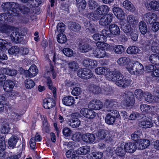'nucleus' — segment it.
Here are the masks:
<instances>
[{
  "label": "nucleus",
  "instance_id": "f257e3e1",
  "mask_svg": "<svg viewBox=\"0 0 159 159\" xmlns=\"http://www.w3.org/2000/svg\"><path fill=\"white\" fill-rule=\"evenodd\" d=\"M50 73L52 74L53 79H55L56 77V74L54 71L53 67L52 65H50L49 69L47 70V73H45L44 75V77L47 78L46 81L48 86L49 89L52 92L53 96L54 98H55L56 96V89L55 88L53 87L52 81L50 78L49 77Z\"/></svg>",
  "mask_w": 159,
  "mask_h": 159
},
{
  "label": "nucleus",
  "instance_id": "f03ea898",
  "mask_svg": "<svg viewBox=\"0 0 159 159\" xmlns=\"http://www.w3.org/2000/svg\"><path fill=\"white\" fill-rule=\"evenodd\" d=\"M19 7V4L17 2H7L3 3L1 7L4 11H9L8 13H11L13 16H16L19 14V11L16 9V8Z\"/></svg>",
  "mask_w": 159,
  "mask_h": 159
},
{
  "label": "nucleus",
  "instance_id": "7ed1b4c3",
  "mask_svg": "<svg viewBox=\"0 0 159 159\" xmlns=\"http://www.w3.org/2000/svg\"><path fill=\"white\" fill-rule=\"evenodd\" d=\"M108 75L106 77L107 79L108 80L112 81H115L116 82H119L123 78V75L118 70H115L113 71H110Z\"/></svg>",
  "mask_w": 159,
  "mask_h": 159
},
{
  "label": "nucleus",
  "instance_id": "20e7f679",
  "mask_svg": "<svg viewBox=\"0 0 159 159\" xmlns=\"http://www.w3.org/2000/svg\"><path fill=\"white\" fill-rule=\"evenodd\" d=\"M104 106L107 107V111L109 112H114L117 111L116 109L118 108V104L115 99H107L104 103Z\"/></svg>",
  "mask_w": 159,
  "mask_h": 159
},
{
  "label": "nucleus",
  "instance_id": "39448f33",
  "mask_svg": "<svg viewBox=\"0 0 159 159\" xmlns=\"http://www.w3.org/2000/svg\"><path fill=\"white\" fill-rule=\"evenodd\" d=\"M77 75L79 77L85 79H89L93 75L92 72L86 68H81L78 71Z\"/></svg>",
  "mask_w": 159,
  "mask_h": 159
},
{
  "label": "nucleus",
  "instance_id": "423d86ee",
  "mask_svg": "<svg viewBox=\"0 0 159 159\" xmlns=\"http://www.w3.org/2000/svg\"><path fill=\"white\" fill-rule=\"evenodd\" d=\"M120 115L117 111H115L114 112H110L108 114L105 118V121L108 124H113L115 121L116 118H119Z\"/></svg>",
  "mask_w": 159,
  "mask_h": 159
},
{
  "label": "nucleus",
  "instance_id": "0eeeda50",
  "mask_svg": "<svg viewBox=\"0 0 159 159\" xmlns=\"http://www.w3.org/2000/svg\"><path fill=\"white\" fill-rule=\"evenodd\" d=\"M113 14L109 13L102 16L100 19L99 24L103 26L108 25L112 21Z\"/></svg>",
  "mask_w": 159,
  "mask_h": 159
},
{
  "label": "nucleus",
  "instance_id": "6e6552de",
  "mask_svg": "<svg viewBox=\"0 0 159 159\" xmlns=\"http://www.w3.org/2000/svg\"><path fill=\"white\" fill-rule=\"evenodd\" d=\"M12 16L9 13H3L0 14V23L1 24L4 23L3 25H0L1 26L4 25H7V23H12V20L11 18Z\"/></svg>",
  "mask_w": 159,
  "mask_h": 159
},
{
  "label": "nucleus",
  "instance_id": "1a4fd4ad",
  "mask_svg": "<svg viewBox=\"0 0 159 159\" xmlns=\"http://www.w3.org/2000/svg\"><path fill=\"white\" fill-rule=\"evenodd\" d=\"M80 50L82 52H87L89 51L92 52L94 46L91 47L84 41H81L78 43Z\"/></svg>",
  "mask_w": 159,
  "mask_h": 159
},
{
  "label": "nucleus",
  "instance_id": "9d476101",
  "mask_svg": "<svg viewBox=\"0 0 159 159\" xmlns=\"http://www.w3.org/2000/svg\"><path fill=\"white\" fill-rule=\"evenodd\" d=\"M103 106L102 102L99 100L94 99L91 101L89 104L88 107L90 108L95 110L101 109Z\"/></svg>",
  "mask_w": 159,
  "mask_h": 159
},
{
  "label": "nucleus",
  "instance_id": "9b49d317",
  "mask_svg": "<svg viewBox=\"0 0 159 159\" xmlns=\"http://www.w3.org/2000/svg\"><path fill=\"white\" fill-rule=\"evenodd\" d=\"M6 25L13 28L12 30L9 31L8 33H6L7 35H8L10 34V33H11L10 34V36L11 40L12 41L15 42L16 43H18L19 42H20V39L21 38L20 34L18 33V32H17L16 31H14V30L15 29V28L14 27L9 25Z\"/></svg>",
  "mask_w": 159,
  "mask_h": 159
},
{
  "label": "nucleus",
  "instance_id": "f8f14e48",
  "mask_svg": "<svg viewBox=\"0 0 159 159\" xmlns=\"http://www.w3.org/2000/svg\"><path fill=\"white\" fill-rule=\"evenodd\" d=\"M136 143L137 148L139 150L144 149L150 144V142L149 140L145 139H140Z\"/></svg>",
  "mask_w": 159,
  "mask_h": 159
},
{
  "label": "nucleus",
  "instance_id": "ddd939ff",
  "mask_svg": "<svg viewBox=\"0 0 159 159\" xmlns=\"http://www.w3.org/2000/svg\"><path fill=\"white\" fill-rule=\"evenodd\" d=\"M97 137L99 140H103L104 139L106 141L111 142L112 138L110 136H107V132L104 130H99L96 134Z\"/></svg>",
  "mask_w": 159,
  "mask_h": 159
},
{
  "label": "nucleus",
  "instance_id": "4468645a",
  "mask_svg": "<svg viewBox=\"0 0 159 159\" xmlns=\"http://www.w3.org/2000/svg\"><path fill=\"white\" fill-rule=\"evenodd\" d=\"M38 69L35 65H32L28 70L25 72L26 76L28 77H32L35 76L38 73Z\"/></svg>",
  "mask_w": 159,
  "mask_h": 159
},
{
  "label": "nucleus",
  "instance_id": "2eb2a0df",
  "mask_svg": "<svg viewBox=\"0 0 159 159\" xmlns=\"http://www.w3.org/2000/svg\"><path fill=\"white\" fill-rule=\"evenodd\" d=\"M80 114L77 113H72V118L75 117L71 120L70 125V126L73 128H75L78 127L80 124V122L77 117L79 116Z\"/></svg>",
  "mask_w": 159,
  "mask_h": 159
},
{
  "label": "nucleus",
  "instance_id": "dca6fc26",
  "mask_svg": "<svg viewBox=\"0 0 159 159\" xmlns=\"http://www.w3.org/2000/svg\"><path fill=\"white\" fill-rule=\"evenodd\" d=\"M124 101L128 106H132L134 102V97L132 93L129 92L125 94L124 96Z\"/></svg>",
  "mask_w": 159,
  "mask_h": 159
},
{
  "label": "nucleus",
  "instance_id": "f3484780",
  "mask_svg": "<svg viewBox=\"0 0 159 159\" xmlns=\"http://www.w3.org/2000/svg\"><path fill=\"white\" fill-rule=\"evenodd\" d=\"M125 152L132 153L134 152L137 148L136 145L131 142L126 143L124 144L122 143Z\"/></svg>",
  "mask_w": 159,
  "mask_h": 159
},
{
  "label": "nucleus",
  "instance_id": "a211bd4d",
  "mask_svg": "<svg viewBox=\"0 0 159 159\" xmlns=\"http://www.w3.org/2000/svg\"><path fill=\"white\" fill-rule=\"evenodd\" d=\"M94 56L98 58H102L105 57L106 55V52L102 49H97L94 46L92 52Z\"/></svg>",
  "mask_w": 159,
  "mask_h": 159
},
{
  "label": "nucleus",
  "instance_id": "6ab92c4d",
  "mask_svg": "<svg viewBox=\"0 0 159 159\" xmlns=\"http://www.w3.org/2000/svg\"><path fill=\"white\" fill-rule=\"evenodd\" d=\"M110 49L111 51L118 54H122L125 51L124 47L122 45H112L110 47Z\"/></svg>",
  "mask_w": 159,
  "mask_h": 159
},
{
  "label": "nucleus",
  "instance_id": "aec40b11",
  "mask_svg": "<svg viewBox=\"0 0 159 159\" xmlns=\"http://www.w3.org/2000/svg\"><path fill=\"white\" fill-rule=\"evenodd\" d=\"M112 11L116 16L119 19H123L125 18V13L119 7H114Z\"/></svg>",
  "mask_w": 159,
  "mask_h": 159
},
{
  "label": "nucleus",
  "instance_id": "412c9836",
  "mask_svg": "<svg viewBox=\"0 0 159 159\" xmlns=\"http://www.w3.org/2000/svg\"><path fill=\"white\" fill-rule=\"evenodd\" d=\"M43 105L44 108L49 109L54 107L55 105V103L52 98H49L44 100Z\"/></svg>",
  "mask_w": 159,
  "mask_h": 159
},
{
  "label": "nucleus",
  "instance_id": "4be33fe9",
  "mask_svg": "<svg viewBox=\"0 0 159 159\" xmlns=\"http://www.w3.org/2000/svg\"><path fill=\"white\" fill-rule=\"evenodd\" d=\"M83 140L88 143H93L95 139V135L92 134H84L82 137Z\"/></svg>",
  "mask_w": 159,
  "mask_h": 159
},
{
  "label": "nucleus",
  "instance_id": "5701e85b",
  "mask_svg": "<svg viewBox=\"0 0 159 159\" xmlns=\"http://www.w3.org/2000/svg\"><path fill=\"white\" fill-rule=\"evenodd\" d=\"M131 84V80L126 78H124V77L119 81V82H116V84L118 86L125 87L130 85Z\"/></svg>",
  "mask_w": 159,
  "mask_h": 159
},
{
  "label": "nucleus",
  "instance_id": "b1692460",
  "mask_svg": "<svg viewBox=\"0 0 159 159\" xmlns=\"http://www.w3.org/2000/svg\"><path fill=\"white\" fill-rule=\"evenodd\" d=\"M145 20L150 24H152L156 20L157 16L155 14L152 12H148L144 15Z\"/></svg>",
  "mask_w": 159,
  "mask_h": 159
},
{
  "label": "nucleus",
  "instance_id": "393cba45",
  "mask_svg": "<svg viewBox=\"0 0 159 159\" xmlns=\"http://www.w3.org/2000/svg\"><path fill=\"white\" fill-rule=\"evenodd\" d=\"M110 10V7L107 5L99 6L97 9V13L100 15L107 14Z\"/></svg>",
  "mask_w": 159,
  "mask_h": 159
},
{
  "label": "nucleus",
  "instance_id": "a878e982",
  "mask_svg": "<svg viewBox=\"0 0 159 159\" xmlns=\"http://www.w3.org/2000/svg\"><path fill=\"white\" fill-rule=\"evenodd\" d=\"M109 29L112 35H118L120 33V30L119 27L115 24L110 25Z\"/></svg>",
  "mask_w": 159,
  "mask_h": 159
},
{
  "label": "nucleus",
  "instance_id": "bb28decb",
  "mask_svg": "<svg viewBox=\"0 0 159 159\" xmlns=\"http://www.w3.org/2000/svg\"><path fill=\"white\" fill-rule=\"evenodd\" d=\"M90 148L88 146H84L79 148L76 151V153L77 154L85 155L90 152Z\"/></svg>",
  "mask_w": 159,
  "mask_h": 159
},
{
  "label": "nucleus",
  "instance_id": "cd10ccee",
  "mask_svg": "<svg viewBox=\"0 0 159 159\" xmlns=\"http://www.w3.org/2000/svg\"><path fill=\"white\" fill-rule=\"evenodd\" d=\"M68 27L70 30L76 32L79 31L81 29V26L78 23L71 21L68 23Z\"/></svg>",
  "mask_w": 159,
  "mask_h": 159
},
{
  "label": "nucleus",
  "instance_id": "c85d7f7f",
  "mask_svg": "<svg viewBox=\"0 0 159 159\" xmlns=\"http://www.w3.org/2000/svg\"><path fill=\"white\" fill-rule=\"evenodd\" d=\"M75 100L74 98L71 96H68L63 98L62 102L63 103L67 106L72 105L75 103Z\"/></svg>",
  "mask_w": 159,
  "mask_h": 159
},
{
  "label": "nucleus",
  "instance_id": "c756f323",
  "mask_svg": "<svg viewBox=\"0 0 159 159\" xmlns=\"http://www.w3.org/2000/svg\"><path fill=\"white\" fill-rule=\"evenodd\" d=\"M1 72L8 75L13 76L16 75L17 71L15 69H11L8 68H2L0 70Z\"/></svg>",
  "mask_w": 159,
  "mask_h": 159
},
{
  "label": "nucleus",
  "instance_id": "7c9ffc66",
  "mask_svg": "<svg viewBox=\"0 0 159 159\" xmlns=\"http://www.w3.org/2000/svg\"><path fill=\"white\" fill-rule=\"evenodd\" d=\"M140 125L143 128L146 129L152 127L153 123L151 120L144 118L140 122Z\"/></svg>",
  "mask_w": 159,
  "mask_h": 159
},
{
  "label": "nucleus",
  "instance_id": "2f4dec72",
  "mask_svg": "<svg viewBox=\"0 0 159 159\" xmlns=\"http://www.w3.org/2000/svg\"><path fill=\"white\" fill-rule=\"evenodd\" d=\"M110 71V69L106 67H101L96 68L95 72L98 75H104L107 76Z\"/></svg>",
  "mask_w": 159,
  "mask_h": 159
},
{
  "label": "nucleus",
  "instance_id": "473e14b6",
  "mask_svg": "<svg viewBox=\"0 0 159 159\" xmlns=\"http://www.w3.org/2000/svg\"><path fill=\"white\" fill-rule=\"evenodd\" d=\"M84 26L86 30L91 33L96 32V25L95 24H92L89 21H86L84 23Z\"/></svg>",
  "mask_w": 159,
  "mask_h": 159
},
{
  "label": "nucleus",
  "instance_id": "72a5a7b5",
  "mask_svg": "<svg viewBox=\"0 0 159 159\" xmlns=\"http://www.w3.org/2000/svg\"><path fill=\"white\" fill-rule=\"evenodd\" d=\"M131 62L130 59L126 57H121L117 60L118 64L120 66L127 65Z\"/></svg>",
  "mask_w": 159,
  "mask_h": 159
},
{
  "label": "nucleus",
  "instance_id": "f704fd0d",
  "mask_svg": "<svg viewBox=\"0 0 159 159\" xmlns=\"http://www.w3.org/2000/svg\"><path fill=\"white\" fill-rule=\"evenodd\" d=\"M14 85L13 81L10 80H7L4 83L3 89L5 91L8 92L10 89L13 88Z\"/></svg>",
  "mask_w": 159,
  "mask_h": 159
},
{
  "label": "nucleus",
  "instance_id": "c9c22d12",
  "mask_svg": "<svg viewBox=\"0 0 159 159\" xmlns=\"http://www.w3.org/2000/svg\"><path fill=\"white\" fill-rule=\"evenodd\" d=\"M124 7L131 12L135 11V8L132 3L128 0L124 1L123 3Z\"/></svg>",
  "mask_w": 159,
  "mask_h": 159
},
{
  "label": "nucleus",
  "instance_id": "e433bc0d",
  "mask_svg": "<svg viewBox=\"0 0 159 159\" xmlns=\"http://www.w3.org/2000/svg\"><path fill=\"white\" fill-rule=\"evenodd\" d=\"M123 145L122 143L120 145L117 147L115 150V153L118 156L122 157L125 153V150L124 149Z\"/></svg>",
  "mask_w": 159,
  "mask_h": 159
},
{
  "label": "nucleus",
  "instance_id": "4c0bfd02",
  "mask_svg": "<svg viewBox=\"0 0 159 159\" xmlns=\"http://www.w3.org/2000/svg\"><path fill=\"white\" fill-rule=\"evenodd\" d=\"M140 108L143 113H146L152 111L154 109V107L147 104H143L140 106Z\"/></svg>",
  "mask_w": 159,
  "mask_h": 159
},
{
  "label": "nucleus",
  "instance_id": "58836bf2",
  "mask_svg": "<svg viewBox=\"0 0 159 159\" xmlns=\"http://www.w3.org/2000/svg\"><path fill=\"white\" fill-rule=\"evenodd\" d=\"M121 28L124 32L127 35L133 30L130 24L126 22L121 24Z\"/></svg>",
  "mask_w": 159,
  "mask_h": 159
},
{
  "label": "nucleus",
  "instance_id": "ea45409f",
  "mask_svg": "<svg viewBox=\"0 0 159 159\" xmlns=\"http://www.w3.org/2000/svg\"><path fill=\"white\" fill-rule=\"evenodd\" d=\"M91 91L95 94H98L100 93L102 90L101 88V82L98 85L93 84L90 89Z\"/></svg>",
  "mask_w": 159,
  "mask_h": 159
},
{
  "label": "nucleus",
  "instance_id": "a19ab883",
  "mask_svg": "<svg viewBox=\"0 0 159 159\" xmlns=\"http://www.w3.org/2000/svg\"><path fill=\"white\" fill-rule=\"evenodd\" d=\"M139 27L140 31L142 34H146L147 31V27L145 22L143 21H140L139 23Z\"/></svg>",
  "mask_w": 159,
  "mask_h": 159
},
{
  "label": "nucleus",
  "instance_id": "79ce46f5",
  "mask_svg": "<svg viewBox=\"0 0 159 159\" xmlns=\"http://www.w3.org/2000/svg\"><path fill=\"white\" fill-rule=\"evenodd\" d=\"M10 46L8 40L0 39V50L7 49Z\"/></svg>",
  "mask_w": 159,
  "mask_h": 159
},
{
  "label": "nucleus",
  "instance_id": "37998d69",
  "mask_svg": "<svg viewBox=\"0 0 159 159\" xmlns=\"http://www.w3.org/2000/svg\"><path fill=\"white\" fill-rule=\"evenodd\" d=\"M150 7L156 11H159V2L156 0L150 2L149 4Z\"/></svg>",
  "mask_w": 159,
  "mask_h": 159
},
{
  "label": "nucleus",
  "instance_id": "c03bdc74",
  "mask_svg": "<svg viewBox=\"0 0 159 159\" xmlns=\"http://www.w3.org/2000/svg\"><path fill=\"white\" fill-rule=\"evenodd\" d=\"M18 140V138L16 136H12L9 139L8 143L10 147L13 148L16 145Z\"/></svg>",
  "mask_w": 159,
  "mask_h": 159
},
{
  "label": "nucleus",
  "instance_id": "a18cd8bd",
  "mask_svg": "<svg viewBox=\"0 0 159 159\" xmlns=\"http://www.w3.org/2000/svg\"><path fill=\"white\" fill-rule=\"evenodd\" d=\"M149 61L153 64L159 65V56L156 54H152L149 57Z\"/></svg>",
  "mask_w": 159,
  "mask_h": 159
},
{
  "label": "nucleus",
  "instance_id": "49530a36",
  "mask_svg": "<svg viewBox=\"0 0 159 159\" xmlns=\"http://www.w3.org/2000/svg\"><path fill=\"white\" fill-rule=\"evenodd\" d=\"M144 93L141 89H136L134 92V94L136 98L140 101L144 99Z\"/></svg>",
  "mask_w": 159,
  "mask_h": 159
},
{
  "label": "nucleus",
  "instance_id": "de8ad7c7",
  "mask_svg": "<svg viewBox=\"0 0 159 159\" xmlns=\"http://www.w3.org/2000/svg\"><path fill=\"white\" fill-rule=\"evenodd\" d=\"M144 96L143 99L148 102H152L156 101L154 98V97L149 93L145 92Z\"/></svg>",
  "mask_w": 159,
  "mask_h": 159
},
{
  "label": "nucleus",
  "instance_id": "09e8293b",
  "mask_svg": "<svg viewBox=\"0 0 159 159\" xmlns=\"http://www.w3.org/2000/svg\"><path fill=\"white\" fill-rule=\"evenodd\" d=\"M75 4L79 9H85L86 5L85 0H75Z\"/></svg>",
  "mask_w": 159,
  "mask_h": 159
},
{
  "label": "nucleus",
  "instance_id": "8fccbe9b",
  "mask_svg": "<svg viewBox=\"0 0 159 159\" xmlns=\"http://www.w3.org/2000/svg\"><path fill=\"white\" fill-rule=\"evenodd\" d=\"M134 67L136 70L137 74H139L143 72L144 70L143 66L138 61L134 62Z\"/></svg>",
  "mask_w": 159,
  "mask_h": 159
},
{
  "label": "nucleus",
  "instance_id": "3c124183",
  "mask_svg": "<svg viewBox=\"0 0 159 159\" xmlns=\"http://www.w3.org/2000/svg\"><path fill=\"white\" fill-rule=\"evenodd\" d=\"M142 135V132L140 130L135 131L134 133L131 135V139L135 141H137L139 140V139Z\"/></svg>",
  "mask_w": 159,
  "mask_h": 159
},
{
  "label": "nucleus",
  "instance_id": "603ef678",
  "mask_svg": "<svg viewBox=\"0 0 159 159\" xmlns=\"http://www.w3.org/2000/svg\"><path fill=\"white\" fill-rule=\"evenodd\" d=\"M128 24L131 25H134L137 22V20L136 17L133 15H129L127 18V22Z\"/></svg>",
  "mask_w": 159,
  "mask_h": 159
},
{
  "label": "nucleus",
  "instance_id": "864d4df0",
  "mask_svg": "<svg viewBox=\"0 0 159 159\" xmlns=\"http://www.w3.org/2000/svg\"><path fill=\"white\" fill-rule=\"evenodd\" d=\"M41 0H30L27 5L30 7H38L41 3Z\"/></svg>",
  "mask_w": 159,
  "mask_h": 159
},
{
  "label": "nucleus",
  "instance_id": "5fc2aeb1",
  "mask_svg": "<svg viewBox=\"0 0 159 159\" xmlns=\"http://www.w3.org/2000/svg\"><path fill=\"white\" fill-rule=\"evenodd\" d=\"M18 9L23 14H27L30 11V8L25 5H20L19 4V7L16 9Z\"/></svg>",
  "mask_w": 159,
  "mask_h": 159
},
{
  "label": "nucleus",
  "instance_id": "6e6d98bb",
  "mask_svg": "<svg viewBox=\"0 0 159 159\" xmlns=\"http://www.w3.org/2000/svg\"><path fill=\"white\" fill-rule=\"evenodd\" d=\"M24 83L25 87L28 89H31L33 88L35 85L34 82L30 79H26Z\"/></svg>",
  "mask_w": 159,
  "mask_h": 159
},
{
  "label": "nucleus",
  "instance_id": "4d7b16f0",
  "mask_svg": "<svg viewBox=\"0 0 159 159\" xmlns=\"http://www.w3.org/2000/svg\"><path fill=\"white\" fill-rule=\"evenodd\" d=\"M127 35L134 41L137 40L138 37V34L137 31L134 30H132L130 33H129Z\"/></svg>",
  "mask_w": 159,
  "mask_h": 159
},
{
  "label": "nucleus",
  "instance_id": "13d9d810",
  "mask_svg": "<svg viewBox=\"0 0 159 159\" xmlns=\"http://www.w3.org/2000/svg\"><path fill=\"white\" fill-rule=\"evenodd\" d=\"M57 40L58 43H63L66 42L67 38L65 35L62 33H60L57 35Z\"/></svg>",
  "mask_w": 159,
  "mask_h": 159
},
{
  "label": "nucleus",
  "instance_id": "bf43d9fd",
  "mask_svg": "<svg viewBox=\"0 0 159 159\" xmlns=\"http://www.w3.org/2000/svg\"><path fill=\"white\" fill-rule=\"evenodd\" d=\"M68 65L69 69L71 71H75L78 69V64L75 61L69 62Z\"/></svg>",
  "mask_w": 159,
  "mask_h": 159
},
{
  "label": "nucleus",
  "instance_id": "052dcab7",
  "mask_svg": "<svg viewBox=\"0 0 159 159\" xmlns=\"http://www.w3.org/2000/svg\"><path fill=\"white\" fill-rule=\"evenodd\" d=\"M139 49L135 46H130L127 49L126 52L128 54H134L138 52Z\"/></svg>",
  "mask_w": 159,
  "mask_h": 159
},
{
  "label": "nucleus",
  "instance_id": "680f3d73",
  "mask_svg": "<svg viewBox=\"0 0 159 159\" xmlns=\"http://www.w3.org/2000/svg\"><path fill=\"white\" fill-rule=\"evenodd\" d=\"M151 49L152 51L154 52L159 55V47L158 46L157 43L154 41L152 42Z\"/></svg>",
  "mask_w": 159,
  "mask_h": 159
},
{
  "label": "nucleus",
  "instance_id": "e2e57ef3",
  "mask_svg": "<svg viewBox=\"0 0 159 159\" xmlns=\"http://www.w3.org/2000/svg\"><path fill=\"white\" fill-rule=\"evenodd\" d=\"M19 51L18 47L16 46H14L9 49L8 52L10 54L16 55L19 53Z\"/></svg>",
  "mask_w": 159,
  "mask_h": 159
},
{
  "label": "nucleus",
  "instance_id": "0e129e2a",
  "mask_svg": "<svg viewBox=\"0 0 159 159\" xmlns=\"http://www.w3.org/2000/svg\"><path fill=\"white\" fill-rule=\"evenodd\" d=\"M13 28L12 27L5 25H2V26L0 25V32L2 33H8L9 32V31L12 30Z\"/></svg>",
  "mask_w": 159,
  "mask_h": 159
},
{
  "label": "nucleus",
  "instance_id": "69168bd1",
  "mask_svg": "<svg viewBox=\"0 0 159 159\" xmlns=\"http://www.w3.org/2000/svg\"><path fill=\"white\" fill-rule=\"evenodd\" d=\"M62 52L66 56L69 57H72L74 54L73 51L71 49L68 48L63 49Z\"/></svg>",
  "mask_w": 159,
  "mask_h": 159
},
{
  "label": "nucleus",
  "instance_id": "338daca9",
  "mask_svg": "<svg viewBox=\"0 0 159 159\" xmlns=\"http://www.w3.org/2000/svg\"><path fill=\"white\" fill-rule=\"evenodd\" d=\"M10 129V128L9 125L7 124H5L0 129V131L2 134H7L9 131Z\"/></svg>",
  "mask_w": 159,
  "mask_h": 159
},
{
  "label": "nucleus",
  "instance_id": "774afa93",
  "mask_svg": "<svg viewBox=\"0 0 159 159\" xmlns=\"http://www.w3.org/2000/svg\"><path fill=\"white\" fill-rule=\"evenodd\" d=\"M11 118L14 121H17L20 120L21 118V116L15 112H11L10 115Z\"/></svg>",
  "mask_w": 159,
  "mask_h": 159
}]
</instances>
